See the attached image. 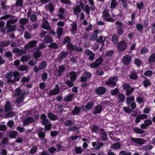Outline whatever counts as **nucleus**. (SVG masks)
<instances>
[{"instance_id": "obj_47", "label": "nucleus", "mask_w": 155, "mask_h": 155, "mask_svg": "<svg viewBox=\"0 0 155 155\" xmlns=\"http://www.w3.org/2000/svg\"><path fill=\"white\" fill-rule=\"evenodd\" d=\"M110 92L112 95L114 96L118 94L119 91L118 89L117 88L114 89L112 90H111Z\"/></svg>"}, {"instance_id": "obj_15", "label": "nucleus", "mask_w": 155, "mask_h": 155, "mask_svg": "<svg viewBox=\"0 0 155 155\" xmlns=\"http://www.w3.org/2000/svg\"><path fill=\"white\" fill-rule=\"evenodd\" d=\"M117 47L119 50H124L127 47V44L124 41L120 42L118 44Z\"/></svg>"}, {"instance_id": "obj_5", "label": "nucleus", "mask_w": 155, "mask_h": 155, "mask_svg": "<svg viewBox=\"0 0 155 155\" xmlns=\"http://www.w3.org/2000/svg\"><path fill=\"white\" fill-rule=\"evenodd\" d=\"M110 14L107 10H104L103 12L102 17L105 20L108 21H113L114 19L110 17Z\"/></svg>"}, {"instance_id": "obj_53", "label": "nucleus", "mask_w": 155, "mask_h": 155, "mask_svg": "<svg viewBox=\"0 0 155 155\" xmlns=\"http://www.w3.org/2000/svg\"><path fill=\"white\" fill-rule=\"evenodd\" d=\"M61 2L66 5H71V2L69 0H60Z\"/></svg>"}, {"instance_id": "obj_44", "label": "nucleus", "mask_w": 155, "mask_h": 155, "mask_svg": "<svg viewBox=\"0 0 155 155\" xmlns=\"http://www.w3.org/2000/svg\"><path fill=\"white\" fill-rule=\"evenodd\" d=\"M148 61L150 63L155 61V54H153L150 55L148 59Z\"/></svg>"}, {"instance_id": "obj_33", "label": "nucleus", "mask_w": 155, "mask_h": 155, "mask_svg": "<svg viewBox=\"0 0 155 155\" xmlns=\"http://www.w3.org/2000/svg\"><path fill=\"white\" fill-rule=\"evenodd\" d=\"M41 27L44 29L47 30H50L51 27L48 22L43 23Z\"/></svg>"}, {"instance_id": "obj_58", "label": "nucleus", "mask_w": 155, "mask_h": 155, "mask_svg": "<svg viewBox=\"0 0 155 155\" xmlns=\"http://www.w3.org/2000/svg\"><path fill=\"white\" fill-rule=\"evenodd\" d=\"M112 41L114 44L117 43L118 42V37L116 35L114 34L113 35L112 38Z\"/></svg>"}, {"instance_id": "obj_54", "label": "nucleus", "mask_w": 155, "mask_h": 155, "mask_svg": "<svg viewBox=\"0 0 155 155\" xmlns=\"http://www.w3.org/2000/svg\"><path fill=\"white\" fill-rule=\"evenodd\" d=\"M10 44V42L9 41H7L5 42H1L0 43V46L1 47L7 46Z\"/></svg>"}, {"instance_id": "obj_29", "label": "nucleus", "mask_w": 155, "mask_h": 155, "mask_svg": "<svg viewBox=\"0 0 155 155\" xmlns=\"http://www.w3.org/2000/svg\"><path fill=\"white\" fill-rule=\"evenodd\" d=\"M106 38V37H104V38L103 36H101L100 37H98L97 39H96L97 41V42L102 43V47L103 46V45L104 44V41H105Z\"/></svg>"}, {"instance_id": "obj_9", "label": "nucleus", "mask_w": 155, "mask_h": 155, "mask_svg": "<svg viewBox=\"0 0 155 155\" xmlns=\"http://www.w3.org/2000/svg\"><path fill=\"white\" fill-rule=\"evenodd\" d=\"M74 94H67L64 98V101L66 103L72 101L73 100Z\"/></svg>"}, {"instance_id": "obj_30", "label": "nucleus", "mask_w": 155, "mask_h": 155, "mask_svg": "<svg viewBox=\"0 0 155 155\" xmlns=\"http://www.w3.org/2000/svg\"><path fill=\"white\" fill-rule=\"evenodd\" d=\"M121 147V145L119 142H117L114 143L111 146V147L114 149H120Z\"/></svg>"}, {"instance_id": "obj_17", "label": "nucleus", "mask_w": 155, "mask_h": 155, "mask_svg": "<svg viewBox=\"0 0 155 155\" xmlns=\"http://www.w3.org/2000/svg\"><path fill=\"white\" fill-rule=\"evenodd\" d=\"M101 30H97L95 31L94 33L92 34L90 36V39L91 40L94 41L97 38V35L101 33Z\"/></svg>"}, {"instance_id": "obj_6", "label": "nucleus", "mask_w": 155, "mask_h": 155, "mask_svg": "<svg viewBox=\"0 0 155 155\" xmlns=\"http://www.w3.org/2000/svg\"><path fill=\"white\" fill-rule=\"evenodd\" d=\"M107 91V88L104 87L100 86L97 87L95 90L96 93L99 95L104 94Z\"/></svg>"}, {"instance_id": "obj_49", "label": "nucleus", "mask_w": 155, "mask_h": 155, "mask_svg": "<svg viewBox=\"0 0 155 155\" xmlns=\"http://www.w3.org/2000/svg\"><path fill=\"white\" fill-rule=\"evenodd\" d=\"M75 151L77 154H81L83 151L82 149L78 147H76L75 148Z\"/></svg>"}, {"instance_id": "obj_60", "label": "nucleus", "mask_w": 155, "mask_h": 155, "mask_svg": "<svg viewBox=\"0 0 155 155\" xmlns=\"http://www.w3.org/2000/svg\"><path fill=\"white\" fill-rule=\"evenodd\" d=\"M131 79L136 80L137 78V77L136 74L134 73H132L129 76Z\"/></svg>"}, {"instance_id": "obj_26", "label": "nucleus", "mask_w": 155, "mask_h": 155, "mask_svg": "<svg viewBox=\"0 0 155 155\" xmlns=\"http://www.w3.org/2000/svg\"><path fill=\"white\" fill-rule=\"evenodd\" d=\"M41 119L42 120L41 123L42 124H45V123L49 122V120L47 119V117L45 114H42L40 116Z\"/></svg>"}, {"instance_id": "obj_38", "label": "nucleus", "mask_w": 155, "mask_h": 155, "mask_svg": "<svg viewBox=\"0 0 155 155\" xmlns=\"http://www.w3.org/2000/svg\"><path fill=\"white\" fill-rule=\"evenodd\" d=\"M30 58V56L29 55H26L22 56L21 58V61L22 62L27 61V60Z\"/></svg>"}, {"instance_id": "obj_10", "label": "nucleus", "mask_w": 155, "mask_h": 155, "mask_svg": "<svg viewBox=\"0 0 155 155\" xmlns=\"http://www.w3.org/2000/svg\"><path fill=\"white\" fill-rule=\"evenodd\" d=\"M102 58L100 57L95 61L94 63L90 64V66L91 68L97 67L102 63Z\"/></svg>"}, {"instance_id": "obj_19", "label": "nucleus", "mask_w": 155, "mask_h": 155, "mask_svg": "<svg viewBox=\"0 0 155 155\" xmlns=\"http://www.w3.org/2000/svg\"><path fill=\"white\" fill-rule=\"evenodd\" d=\"M85 54L89 56V59L90 60H93L94 59L95 56L94 53H93L90 50H86L85 51Z\"/></svg>"}, {"instance_id": "obj_48", "label": "nucleus", "mask_w": 155, "mask_h": 155, "mask_svg": "<svg viewBox=\"0 0 155 155\" xmlns=\"http://www.w3.org/2000/svg\"><path fill=\"white\" fill-rule=\"evenodd\" d=\"M65 83L67 85V87H68V88L72 87L73 86V83L71 81L69 80L65 81Z\"/></svg>"}, {"instance_id": "obj_40", "label": "nucleus", "mask_w": 155, "mask_h": 155, "mask_svg": "<svg viewBox=\"0 0 155 155\" xmlns=\"http://www.w3.org/2000/svg\"><path fill=\"white\" fill-rule=\"evenodd\" d=\"M38 147L35 145L30 150L29 153L31 154H34L37 152L38 150Z\"/></svg>"}, {"instance_id": "obj_59", "label": "nucleus", "mask_w": 155, "mask_h": 155, "mask_svg": "<svg viewBox=\"0 0 155 155\" xmlns=\"http://www.w3.org/2000/svg\"><path fill=\"white\" fill-rule=\"evenodd\" d=\"M5 25V22L3 21L0 22V27L1 28V31L3 33H4L5 32V30L4 28L3 27Z\"/></svg>"}, {"instance_id": "obj_16", "label": "nucleus", "mask_w": 155, "mask_h": 155, "mask_svg": "<svg viewBox=\"0 0 155 155\" xmlns=\"http://www.w3.org/2000/svg\"><path fill=\"white\" fill-rule=\"evenodd\" d=\"M33 118L31 117H28L23 121V124L24 125H27L35 121Z\"/></svg>"}, {"instance_id": "obj_61", "label": "nucleus", "mask_w": 155, "mask_h": 155, "mask_svg": "<svg viewBox=\"0 0 155 155\" xmlns=\"http://www.w3.org/2000/svg\"><path fill=\"white\" fill-rule=\"evenodd\" d=\"M85 77H87V79H90L91 77L92 74L89 72L86 71L84 72Z\"/></svg>"}, {"instance_id": "obj_12", "label": "nucleus", "mask_w": 155, "mask_h": 155, "mask_svg": "<svg viewBox=\"0 0 155 155\" xmlns=\"http://www.w3.org/2000/svg\"><path fill=\"white\" fill-rule=\"evenodd\" d=\"M123 62L125 65H127L130 63L131 61V58L129 55L124 56L122 59Z\"/></svg>"}, {"instance_id": "obj_62", "label": "nucleus", "mask_w": 155, "mask_h": 155, "mask_svg": "<svg viewBox=\"0 0 155 155\" xmlns=\"http://www.w3.org/2000/svg\"><path fill=\"white\" fill-rule=\"evenodd\" d=\"M134 64L137 65V67H139L141 64V62L140 60L137 59H136L134 61Z\"/></svg>"}, {"instance_id": "obj_51", "label": "nucleus", "mask_w": 155, "mask_h": 155, "mask_svg": "<svg viewBox=\"0 0 155 155\" xmlns=\"http://www.w3.org/2000/svg\"><path fill=\"white\" fill-rule=\"evenodd\" d=\"M64 124L66 126H69L73 124V122L71 120H67Z\"/></svg>"}, {"instance_id": "obj_56", "label": "nucleus", "mask_w": 155, "mask_h": 155, "mask_svg": "<svg viewBox=\"0 0 155 155\" xmlns=\"http://www.w3.org/2000/svg\"><path fill=\"white\" fill-rule=\"evenodd\" d=\"M83 9V11L85 12L87 14V15H89L90 14V8L87 5L85 8L84 7V8Z\"/></svg>"}, {"instance_id": "obj_14", "label": "nucleus", "mask_w": 155, "mask_h": 155, "mask_svg": "<svg viewBox=\"0 0 155 155\" xmlns=\"http://www.w3.org/2000/svg\"><path fill=\"white\" fill-rule=\"evenodd\" d=\"M37 41H32L28 42L27 45L25 46V48L28 50V48H31L35 46L37 43Z\"/></svg>"}, {"instance_id": "obj_8", "label": "nucleus", "mask_w": 155, "mask_h": 155, "mask_svg": "<svg viewBox=\"0 0 155 155\" xmlns=\"http://www.w3.org/2000/svg\"><path fill=\"white\" fill-rule=\"evenodd\" d=\"M68 48L70 50H74L79 52L83 51V49L81 48H78L76 46L73 45L70 42L68 43L67 45Z\"/></svg>"}, {"instance_id": "obj_43", "label": "nucleus", "mask_w": 155, "mask_h": 155, "mask_svg": "<svg viewBox=\"0 0 155 155\" xmlns=\"http://www.w3.org/2000/svg\"><path fill=\"white\" fill-rule=\"evenodd\" d=\"M117 3L116 0H112L111 2L110 8L112 9H114L117 6Z\"/></svg>"}, {"instance_id": "obj_42", "label": "nucleus", "mask_w": 155, "mask_h": 155, "mask_svg": "<svg viewBox=\"0 0 155 155\" xmlns=\"http://www.w3.org/2000/svg\"><path fill=\"white\" fill-rule=\"evenodd\" d=\"M68 53L66 51H63L60 53L59 55V58H65L68 55Z\"/></svg>"}, {"instance_id": "obj_39", "label": "nucleus", "mask_w": 155, "mask_h": 155, "mask_svg": "<svg viewBox=\"0 0 155 155\" xmlns=\"http://www.w3.org/2000/svg\"><path fill=\"white\" fill-rule=\"evenodd\" d=\"M15 92L14 95L15 97L19 96L21 92V90L19 87L17 88L15 90Z\"/></svg>"}, {"instance_id": "obj_28", "label": "nucleus", "mask_w": 155, "mask_h": 155, "mask_svg": "<svg viewBox=\"0 0 155 155\" xmlns=\"http://www.w3.org/2000/svg\"><path fill=\"white\" fill-rule=\"evenodd\" d=\"M117 98L119 103L123 102L125 99V95L122 93H120L117 96Z\"/></svg>"}, {"instance_id": "obj_57", "label": "nucleus", "mask_w": 155, "mask_h": 155, "mask_svg": "<svg viewBox=\"0 0 155 155\" xmlns=\"http://www.w3.org/2000/svg\"><path fill=\"white\" fill-rule=\"evenodd\" d=\"M48 47L50 48L55 49L58 48V46L57 44L54 43H53L51 44L48 46Z\"/></svg>"}, {"instance_id": "obj_2", "label": "nucleus", "mask_w": 155, "mask_h": 155, "mask_svg": "<svg viewBox=\"0 0 155 155\" xmlns=\"http://www.w3.org/2000/svg\"><path fill=\"white\" fill-rule=\"evenodd\" d=\"M123 86L124 90L126 91L125 95L127 96L130 95L135 89L134 87H131L130 85L128 83L124 84Z\"/></svg>"}, {"instance_id": "obj_37", "label": "nucleus", "mask_w": 155, "mask_h": 155, "mask_svg": "<svg viewBox=\"0 0 155 155\" xmlns=\"http://www.w3.org/2000/svg\"><path fill=\"white\" fill-rule=\"evenodd\" d=\"M18 133L16 131H12L9 134V136L10 138H15L17 136Z\"/></svg>"}, {"instance_id": "obj_1", "label": "nucleus", "mask_w": 155, "mask_h": 155, "mask_svg": "<svg viewBox=\"0 0 155 155\" xmlns=\"http://www.w3.org/2000/svg\"><path fill=\"white\" fill-rule=\"evenodd\" d=\"M10 18V19H8L7 22L6 26L7 28H9L7 32H9L13 31L16 27L15 25L11 26V24H13L15 23L18 20L17 17L15 16H11L10 15H5L1 18V19H6Z\"/></svg>"}, {"instance_id": "obj_35", "label": "nucleus", "mask_w": 155, "mask_h": 155, "mask_svg": "<svg viewBox=\"0 0 155 155\" xmlns=\"http://www.w3.org/2000/svg\"><path fill=\"white\" fill-rule=\"evenodd\" d=\"M57 32L58 38H60L63 33V28L61 27L58 28L57 30Z\"/></svg>"}, {"instance_id": "obj_52", "label": "nucleus", "mask_w": 155, "mask_h": 155, "mask_svg": "<svg viewBox=\"0 0 155 155\" xmlns=\"http://www.w3.org/2000/svg\"><path fill=\"white\" fill-rule=\"evenodd\" d=\"M134 100V97L133 96L127 98L126 103L129 104L131 102Z\"/></svg>"}, {"instance_id": "obj_32", "label": "nucleus", "mask_w": 155, "mask_h": 155, "mask_svg": "<svg viewBox=\"0 0 155 155\" xmlns=\"http://www.w3.org/2000/svg\"><path fill=\"white\" fill-rule=\"evenodd\" d=\"M47 9H49L50 12H53L54 10V8L53 5L51 3H50L48 5H47L45 8Z\"/></svg>"}, {"instance_id": "obj_23", "label": "nucleus", "mask_w": 155, "mask_h": 155, "mask_svg": "<svg viewBox=\"0 0 155 155\" xmlns=\"http://www.w3.org/2000/svg\"><path fill=\"white\" fill-rule=\"evenodd\" d=\"M25 93L22 94L20 96L16 97V102L18 104L21 103L25 99Z\"/></svg>"}, {"instance_id": "obj_46", "label": "nucleus", "mask_w": 155, "mask_h": 155, "mask_svg": "<svg viewBox=\"0 0 155 155\" xmlns=\"http://www.w3.org/2000/svg\"><path fill=\"white\" fill-rule=\"evenodd\" d=\"M143 84L145 87H147L151 85L150 82L148 80H144L143 81Z\"/></svg>"}, {"instance_id": "obj_18", "label": "nucleus", "mask_w": 155, "mask_h": 155, "mask_svg": "<svg viewBox=\"0 0 155 155\" xmlns=\"http://www.w3.org/2000/svg\"><path fill=\"white\" fill-rule=\"evenodd\" d=\"M64 9L63 8H61L58 12V16L60 19H62L64 17Z\"/></svg>"}, {"instance_id": "obj_36", "label": "nucleus", "mask_w": 155, "mask_h": 155, "mask_svg": "<svg viewBox=\"0 0 155 155\" xmlns=\"http://www.w3.org/2000/svg\"><path fill=\"white\" fill-rule=\"evenodd\" d=\"M38 136L41 139L44 138L46 136L45 133L42 131L39 130L38 134Z\"/></svg>"}, {"instance_id": "obj_34", "label": "nucleus", "mask_w": 155, "mask_h": 155, "mask_svg": "<svg viewBox=\"0 0 155 155\" xmlns=\"http://www.w3.org/2000/svg\"><path fill=\"white\" fill-rule=\"evenodd\" d=\"M44 41L46 43H49L52 41V38L49 35H47L44 38Z\"/></svg>"}, {"instance_id": "obj_11", "label": "nucleus", "mask_w": 155, "mask_h": 155, "mask_svg": "<svg viewBox=\"0 0 155 155\" xmlns=\"http://www.w3.org/2000/svg\"><path fill=\"white\" fill-rule=\"evenodd\" d=\"M102 110L103 107L101 105H97L94 107L93 113L94 114H99L102 112Z\"/></svg>"}, {"instance_id": "obj_7", "label": "nucleus", "mask_w": 155, "mask_h": 155, "mask_svg": "<svg viewBox=\"0 0 155 155\" xmlns=\"http://www.w3.org/2000/svg\"><path fill=\"white\" fill-rule=\"evenodd\" d=\"M130 140L133 142L139 145H143L146 143L145 140L141 138L131 137L130 139Z\"/></svg>"}, {"instance_id": "obj_55", "label": "nucleus", "mask_w": 155, "mask_h": 155, "mask_svg": "<svg viewBox=\"0 0 155 155\" xmlns=\"http://www.w3.org/2000/svg\"><path fill=\"white\" fill-rule=\"evenodd\" d=\"M28 21V19L27 18H21L20 21L19 22L22 25H25Z\"/></svg>"}, {"instance_id": "obj_45", "label": "nucleus", "mask_w": 155, "mask_h": 155, "mask_svg": "<svg viewBox=\"0 0 155 155\" xmlns=\"http://www.w3.org/2000/svg\"><path fill=\"white\" fill-rule=\"evenodd\" d=\"M70 75L71 76L70 78V80L71 81H74L76 80L77 78L76 74L72 72L70 73Z\"/></svg>"}, {"instance_id": "obj_3", "label": "nucleus", "mask_w": 155, "mask_h": 155, "mask_svg": "<svg viewBox=\"0 0 155 155\" xmlns=\"http://www.w3.org/2000/svg\"><path fill=\"white\" fill-rule=\"evenodd\" d=\"M116 80H117V77L114 76L110 78L106 82V84L107 86L114 87L116 84V82L115 81Z\"/></svg>"}, {"instance_id": "obj_50", "label": "nucleus", "mask_w": 155, "mask_h": 155, "mask_svg": "<svg viewBox=\"0 0 155 155\" xmlns=\"http://www.w3.org/2000/svg\"><path fill=\"white\" fill-rule=\"evenodd\" d=\"M30 80V78L29 77L27 78L25 77H23L21 79V82L23 83H24L26 82L29 81Z\"/></svg>"}, {"instance_id": "obj_25", "label": "nucleus", "mask_w": 155, "mask_h": 155, "mask_svg": "<svg viewBox=\"0 0 155 155\" xmlns=\"http://www.w3.org/2000/svg\"><path fill=\"white\" fill-rule=\"evenodd\" d=\"M94 103L92 101L88 102L84 107L86 110L91 109L94 106Z\"/></svg>"}, {"instance_id": "obj_27", "label": "nucleus", "mask_w": 155, "mask_h": 155, "mask_svg": "<svg viewBox=\"0 0 155 155\" xmlns=\"http://www.w3.org/2000/svg\"><path fill=\"white\" fill-rule=\"evenodd\" d=\"M47 116L49 119L51 120L54 121L58 119L57 117L51 113H48Z\"/></svg>"}, {"instance_id": "obj_63", "label": "nucleus", "mask_w": 155, "mask_h": 155, "mask_svg": "<svg viewBox=\"0 0 155 155\" xmlns=\"http://www.w3.org/2000/svg\"><path fill=\"white\" fill-rule=\"evenodd\" d=\"M42 80L43 81H45L47 78V74L46 72L43 73L41 74Z\"/></svg>"}, {"instance_id": "obj_24", "label": "nucleus", "mask_w": 155, "mask_h": 155, "mask_svg": "<svg viewBox=\"0 0 155 155\" xmlns=\"http://www.w3.org/2000/svg\"><path fill=\"white\" fill-rule=\"evenodd\" d=\"M71 31L73 34H75L77 32V26L76 22L74 21L71 24Z\"/></svg>"}, {"instance_id": "obj_64", "label": "nucleus", "mask_w": 155, "mask_h": 155, "mask_svg": "<svg viewBox=\"0 0 155 155\" xmlns=\"http://www.w3.org/2000/svg\"><path fill=\"white\" fill-rule=\"evenodd\" d=\"M24 37L26 39H29L31 38V36L29 32L25 31L24 34Z\"/></svg>"}, {"instance_id": "obj_13", "label": "nucleus", "mask_w": 155, "mask_h": 155, "mask_svg": "<svg viewBox=\"0 0 155 155\" xmlns=\"http://www.w3.org/2000/svg\"><path fill=\"white\" fill-rule=\"evenodd\" d=\"M101 132L100 134L102 135L101 140L103 141H107V135L106 132L104 131V129L100 128L99 129Z\"/></svg>"}, {"instance_id": "obj_41", "label": "nucleus", "mask_w": 155, "mask_h": 155, "mask_svg": "<svg viewBox=\"0 0 155 155\" xmlns=\"http://www.w3.org/2000/svg\"><path fill=\"white\" fill-rule=\"evenodd\" d=\"M91 129L93 132L96 134L98 133V127L96 125H93Z\"/></svg>"}, {"instance_id": "obj_20", "label": "nucleus", "mask_w": 155, "mask_h": 155, "mask_svg": "<svg viewBox=\"0 0 155 155\" xmlns=\"http://www.w3.org/2000/svg\"><path fill=\"white\" fill-rule=\"evenodd\" d=\"M81 110V108L78 106H75L71 112V114L73 115H78Z\"/></svg>"}, {"instance_id": "obj_22", "label": "nucleus", "mask_w": 155, "mask_h": 155, "mask_svg": "<svg viewBox=\"0 0 155 155\" xmlns=\"http://www.w3.org/2000/svg\"><path fill=\"white\" fill-rule=\"evenodd\" d=\"M81 11V7L79 5H76L74 8H73V11L74 14L78 16L79 13Z\"/></svg>"}, {"instance_id": "obj_31", "label": "nucleus", "mask_w": 155, "mask_h": 155, "mask_svg": "<svg viewBox=\"0 0 155 155\" xmlns=\"http://www.w3.org/2000/svg\"><path fill=\"white\" fill-rule=\"evenodd\" d=\"M43 125H45V129L48 130H50L52 124L51 123L50 121L49 120V122L45 123V124H43Z\"/></svg>"}, {"instance_id": "obj_4", "label": "nucleus", "mask_w": 155, "mask_h": 155, "mask_svg": "<svg viewBox=\"0 0 155 155\" xmlns=\"http://www.w3.org/2000/svg\"><path fill=\"white\" fill-rule=\"evenodd\" d=\"M115 24L118 26V29L117 31V33L119 35H121L123 33L122 29L127 27V26L124 25V24L119 21H116Z\"/></svg>"}, {"instance_id": "obj_21", "label": "nucleus", "mask_w": 155, "mask_h": 155, "mask_svg": "<svg viewBox=\"0 0 155 155\" xmlns=\"http://www.w3.org/2000/svg\"><path fill=\"white\" fill-rule=\"evenodd\" d=\"M4 109L6 112H8L12 110V107L11 103L9 101H7L4 107Z\"/></svg>"}]
</instances>
